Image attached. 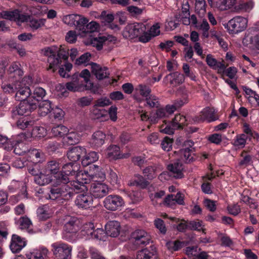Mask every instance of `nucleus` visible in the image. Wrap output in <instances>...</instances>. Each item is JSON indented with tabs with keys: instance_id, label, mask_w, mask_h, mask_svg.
I'll return each mask as SVG.
<instances>
[{
	"instance_id": "ea45409f",
	"label": "nucleus",
	"mask_w": 259,
	"mask_h": 259,
	"mask_svg": "<svg viewBox=\"0 0 259 259\" xmlns=\"http://www.w3.org/2000/svg\"><path fill=\"white\" fill-rule=\"evenodd\" d=\"M164 79L169 80L171 84L176 85L183 83L184 81L185 77L183 74L176 72L167 75Z\"/></svg>"
},
{
	"instance_id": "7ed1b4c3",
	"label": "nucleus",
	"mask_w": 259,
	"mask_h": 259,
	"mask_svg": "<svg viewBox=\"0 0 259 259\" xmlns=\"http://www.w3.org/2000/svg\"><path fill=\"white\" fill-rule=\"evenodd\" d=\"M99 28V24L95 22L92 21L83 25L80 29L81 31L79 35L83 37H87L83 41L86 45H92L96 47L98 50L102 49L103 44L107 41H112L115 40V38L111 35H100L98 37H94L93 33L96 31Z\"/></svg>"
},
{
	"instance_id": "7c9ffc66",
	"label": "nucleus",
	"mask_w": 259,
	"mask_h": 259,
	"mask_svg": "<svg viewBox=\"0 0 259 259\" xmlns=\"http://www.w3.org/2000/svg\"><path fill=\"white\" fill-rule=\"evenodd\" d=\"M252 49L259 50V32H255L246 37L244 43Z\"/></svg>"
},
{
	"instance_id": "c85d7f7f",
	"label": "nucleus",
	"mask_w": 259,
	"mask_h": 259,
	"mask_svg": "<svg viewBox=\"0 0 259 259\" xmlns=\"http://www.w3.org/2000/svg\"><path fill=\"white\" fill-rule=\"evenodd\" d=\"M160 26L158 23L153 25L150 29V32L148 33L145 31L144 35L140 37V41L146 43L148 42L152 37L156 36L160 34Z\"/></svg>"
},
{
	"instance_id": "e433bc0d",
	"label": "nucleus",
	"mask_w": 259,
	"mask_h": 259,
	"mask_svg": "<svg viewBox=\"0 0 259 259\" xmlns=\"http://www.w3.org/2000/svg\"><path fill=\"white\" fill-rule=\"evenodd\" d=\"M106 135L101 131L95 132L92 137L91 143L95 147H100L104 144Z\"/></svg>"
},
{
	"instance_id": "0eeeda50",
	"label": "nucleus",
	"mask_w": 259,
	"mask_h": 259,
	"mask_svg": "<svg viewBox=\"0 0 259 259\" xmlns=\"http://www.w3.org/2000/svg\"><path fill=\"white\" fill-rule=\"evenodd\" d=\"M146 27L145 24L142 23H134L127 25L123 31V36L128 39L139 38L144 35Z\"/></svg>"
},
{
	"instance_id": "69168bd1",
	"label": "nucleus",
	"mask_w": 259,
	"mask_h": 259,
	"mask_svg": "<svg viewBox=\"0 0 259 259\" xmlns=\"http://www.w3.org/2000/svg\"><path fill=\"white\" fill-rule=\"evenodd\" d=\"M172 142L173 140L167 137H165L161 143L162 149L166 151H170L172 147Z\"/></svg>"
},
{
	"instance_id": "bb28decb",
	"label": "nucleus",
	"mask_w": 259,
	"mask_h": 259,
	"mask_svg": "<svg viewBox=\"0 0 259 259\" xmlns=\"http://www.w3.org/2000/svg\"><path fill=\"white\" fill-rule=\"evenodd\" d=\"M54 178L52 176L45 171L43 169L42 171L40 172L38 176L34 178V182L39 186H45L49 184L52 182Z\"/></svg>"
},
{
	"instance_id": "2f4dec72",
	"label": "nucleus",
	"mask_w": 259,
	"mask_h": 259,
	"mask_svg": "<svg viewBox=\"0 0 259 259\" xmlns=\"http://www.w3.org/2000/svg\"><path fill=\"white\" fill-rule=\"evenodd\" d=\"M92 72L99 79H102L108 75L106 67H101L96 63H92L91 64Z\"/></svg>"
},
{
	"instance_id": "dca6fc26",
	"label": "nucleus",
	"mask_w": 259,
	"mask_h": 259,
	"mask_svg": "<svg viewBox=\"0 0 259 259\" xmlns=\"http://www.w3.org/2000/svg\"><path fill=\"white\" fill-rule=\"evenodd\" d=\"M132 240L136 245H147L151 240L150 235L144 230H136L132 234Z\"/></svg>"
},
{
	"instance_id": "c9c22d12",
	"label": "nucleus",
	"mask_w": 259,
	"mask_h": 259,
	"mask_svg": "<svg viewBox=\"0 0 259 259\" xmlns=\"http://www.w3.org/2000/svg\"><path fill=\"white\" fill-rule=\"evenodd\" d=\"M167 168L171 172V176L176 178H182L183 177L182 172L183 167L179 162H175L168 165Z\"/></svg>"
},
{
	"instance_id": "a19ab883",
	"label": "nucleus",
	"mask_w": 259,
	"mask_h": 259,
	"mask_svg": "<svg viewBox=\"0 0 259 259\" xmlns=\"http://www.w3.org/2000/svg\"><path fill=\"white\" fill-rule=\"evenodd\" d=\"M165 195L164 191H159L154 193H150L149 197L152 203L154 205L161 204L162 202L164 203V199L163 197Z\"/></svg>"
},
{
	"instance_id": "cd10ccee",
	"label": "nucleus",
	"mask_w": 259,
	"mask_h": 259,
	"mask_svg": "<svg viewBox=\"0 0 259 259\" xmlns=\"http://www.w3.org/2000/svg\"><path fill=\"white\" fill-rule=\"evenodd\" d=\"M81 137L82 134L80 132L75 130H71L70 131H68L63 139L64 142H66L68 144L74 145L79 142Z\"/></svg>"
},
{
	"instance_id": "a211bd4d",
	"label": "nucleus",
	"mask_w": 259,
	"mask_h": 259,
	"mask_svg": "<svg viewBox=\"0 0 259 259\" xmlns=\"http://www.w3.org/2000/svg\"><path fill=\"white\" fill-rule=\"evenodd\" d=\"M21 101L17 108V113L20 115L28 114L37 108L36 100L30 102L28 98L26 100H21Z\"/></svg>"
},
{
	"instance_id": "6e6552de",
	"label": "nucleus",
	"mask_w": 259,
	"mask_h": 259,
	"mask_svg": "<svg viewBox=\"0 0 259 259\" xmlns=\"http://www.w3.org/2000/svg\"><path fill=\"white\" fill-rule=\"evenodd\" d=\"M247 19L242 16H236L224 24L225 28L230 34H236L246 29Z\"/></svg>"
},
{
	"instance_id": "6ab92c4d",
	"label": "nucleus",
	"mask_w": 259,
	"mask_h": 259,
	"mask_svg": "<svg viewBox=\"0 0 259 259\" xmlns=\"http://www.w3.org/2000/svg\"><path fill=\"white\" fill-rule=\"evenodd\" d=\"M79 165L76 163L70 162L67 164H65L62 167V171H61V174H62L61 177L62 176H65L68 178V176H75L78 172L80 171L79 170ZM76 181V177H75V180H71L68 181L66 184H69V186H71L70 183L72 182Z\"/></svg>"
},
{
	"instance_id": "9b49d317",
	"label": "nucleus",
	"mask_w": 259,
	"mask_h": 259,
	"mask_svg": "<svg viewBox=\"0 0 259 259\" xmlns=\"http://www.w3.org/2000/svg\"><path fill=\"white\" fill-rule=\"evenodd\" d=\"M75 204L79 209H92L95 207L93 196L89 192L78 194L75 198Z\"/></svg>"
},
{
	"instance_id": "0e129e2a",
	"label": "nucleus",
	"mask_w": 259,
	"mask_h": 259,
	"mask_svg": "<svg viewBox=\"0 0 259 259\" xmlns=\"http://www.w3.org/2000/svg\"><path fill=\"white\" fill-rule=\"evenodd\" d=\"M166 246L171 251L178 250L182 247V242L179 241H170L166 243Z\"/></svg>"
},
{
	"instance_id": "58836bf2",
	"label": "nucleus",
	"mask_w": 259,
	"mask_h": 259,
	"mask_svg": "<svg viewBox=\"0 0 259 259\" xmlns=\"http://www.w3.org/2000/svg\"><path fill=\"white\" fill-rule=\"evenodd\" d=\"M38 113L41 116H45L51 112L52 109L51 103L48 100H44L38 103Z\"/></svg>"
},
{
	"instance_id": "338daca9",
	"label": "nucleus",
	"mask_w": 259,
	"mask_h": 259,
	"mask_svg": "<svg viewBox=\"0 0 259 259\" xmlns=\"http://www.w3.org/2000/svg\"><path fill=\"white\" fill-rule=\"evenodd\" d=\"M54 118L58 120H61L64 116L65 113L63 110L58 107L52 109Z\"/></svg>"
},
{
	"instance_id": "c03bdc74",
	"label": "nucleus",
	"mask_w": 259,
	"mask_h": 259,
	"mask_svg": "<svg viewBox=\"0 0 259 259\" xmlns=\"http://www.w3.org/2000/svg\"><path fill=\"white\" fill-rule=\"evenodd\" d=\"M46 95L45 90L40 87H36L33 91V94L29 98V101L32 102L33 100H37V105L39 101L41 100Z\"/></svg>"
},
{
	"instance_id": "13d9d810",
	"label": "nucleus",
	"mask_w": 259,
	"mask_h": 259,
	"mask_svg": "<svg viewBox=\"0 0 259 259\" xmlns=\"http://www.w3.org/2000/svg\"><path fill=\"white\" fill-rule=\"evenodd\" d=\"M107 238V235L106 234V232H105L103 229L97 228L96 230L95 229L93 236L92 239H95L98 240L105 241Z\"/></svg>"
},
{
	"instance_id": "09e8293b",
	"label": "nucleus",
	"mask_w": 259,
	"mask_h": 259,
	"mask_svg": "<svg viewBox=\"0 0 259 259\" xmlns=\"http://www.w3.org/2000/svg\"><path fill=\"white\" fill-rule=\"evenodd\" d=\"M68 132V128L63 125H58L52 129V133L55 137H62Z\"/></svg>"
},
{
	"instance_id": "680f3d73",
	"label": "nucleus",
	"mask_w": 259,
	"mask_h": 259,
	"mask_svg": "<svg viewBox=\"0 0 259 259\" xmlns=\"http://www.w3.org/2000/svg\"><path fill=\"white\" fill-rule=\"evenodd\" d=\"M91 55L89 53H86L80 56L75 60V64L78 65H87L88 63L90 61Z\"/></svg>"
},
{
	"instance_id": "4d7b16f0",
	"label": "nucleus",
	"mask_w": 259,
	"mask_h": 259,
	"mask_svg": "<svg viewBox=\"0 0 259 259\" xmlns=\"http://www.w3.org/2000/svg\"><path fill=\"white\" fill-rule=\"evenodd\" d=\"M33 124V121L28 120L27 118L22 117L20 118L17 122V127L21 130H25L31 127Z\"/></svg>"
},
{
	"instance_id": "5fc2aeb1",
	"label": "nucleus",
	"mask_w": 259,
	"mask_h": 259,
	"mask_svg": "<svg viewBox=\"0 0 259 259\" xmlns=\"http://www.w3.org/2000/svg\"><path fill=\"white\" fill-rule=\"evenodd\" d=\"M246 95V97L248 99L250 103H253L254 101L259 100V96L256 93L249 88L244 87L243 88Z\"/></svg>"
},
{
	"instance_id": "bf43d9fd",
	"label": "nucleus",
	"mask_w": 259,
	"mask_h": 259,
	"mask_svg": "<svg viewBox=\"0 0 259 259\" xmlns=\"http://www.w3.org/2000/svg\"><path fill=\"white\" fill-rule=\"evenodd\" d=\"M46 135L47 131L42 126L34 127L31 133V136L37 138L44 137Z\"/></svg>"
},
{
	"instance_id": "e2e57ef3",
	"label": "nucleus",
	"mask_w": 259,
	"mask_h": 259,
	"mask_svg": "<svg viewBox=\"0 0 259 259\" xmlns=\"http://www.w3.org/2000/svg\"><path fill=\"white\" fill-rule=\"evenodd\" d=\"M156 168L153 166H148L143 169V174L145 177L148 179H152L156 176Z\"/></svg>"
},
{
	"instance_id": "79ce46f5",
	"label": "nucleus",
	"mask_w": 259,
	"mask_h": 259,
	"mask_svg": "<svg viewBox=\"0 0 259 259\" xmlns=\"http://www.w3.org/2000/svg\"><path fill=\"white\" fill-rule=\"evenodd\" d=\"M18 224L20 229L21 230H26L29 233L33 232L31 229L32 222L28 218L26 217H21L18 221Z\"/></svg>"
},
{
	"instance_id": "f03ea898",
	"label": "nucleus",
	"mask_w": 259,
	"mask_h": 259,
	"mask_svg": "<svg viewBox=\"0 0 259 259\" xmlns=\"http://www.w3.org/2000/svg\"><path fill=\"white\" fill-rule=\"evenodd\" d=\"M106 178L105 172L99 166L94 165L90 167L89 172L80 170L76 176V181L72 182L70 185L75 190H86L85 185L90 183H101Z\"/></svg>"
},
{
	"instance_id": "f3484780",
	"label": "nucleus",
	"mask_w": 259,
	"mask_h": 259,
	"mask_svg": "<svg viewBox=\"0 0 259 259\" xmlns=\"http://www.w3.org/2000/svg\"><path fill=\"white\" fill-rule=\"evenodd\" d=\"M108 193V186L102 183H92L90 194L95 198H102Z\"/></svg>"
},
{
	"instance_id": "864d4df0",
	"label": "nucleus",
	"mask_w": 259,
	"mask_h": 259,
	"mask_svg": "<svg viewBox=\"0 0 259 259\" xmlns=\"http://www.w3.org/2000/svg\"><path fill=\"white\" fill-rule=\"evenodd\" d=\"M46 20L45 19H30L28 20V25L33 30H36L45 25Z\"/></svg>"
},
{
	"instance_id": "b1692460",
	"label": "nucleus",
	"mask_w": 259,
	"mask_h": 259,
	"mask_svg": "<svg viewBox=\"0 0 259 259\" xmlns=\"http://www.w3.org/2000/svg\"><path fill=\"white\" fill-rule=\"evenodd\" d=\"M120 223L116 221H109L105 225V231L107 236L111 237H117L120 232Z\"/></svg>"
},
{
	"instance_id": "5701e85b",
	"label": "nucleus",
	"mask_w": 259,
	"mask_h": 259,
	"mask_svg": "<svg viewBox=\"0 0 259 259\" xmlns=\"http://www.w3.org/2000/svg\"><path fill=\"white\" fill-rule=\"evenodd\" d=\"M206 62L210 68L217 70L218 73L221 74L225 72L226 66L223 62L218 61L211 54L206 56Z\"/></svg>"
},
{
	"instance_id": "49530a36",
	"label": "nucleus",
	"mask_w": 259,
	"mask_h": 259,
	"mask_svg": "<svg viewBox=\"0 0 259 259\" xmlns=\"http://www.w3.org/2000/svg\"><path fill=\"white\" fill-rule=\"evenodd\" d=\"M254 5V2L252 0L246 2H243L242 0H238L237 13L242 11H249L253 8Z\"/></svg>"
},
{
	"instance_id": "9d476101",
	"label": "nucleus",
	"mask_w": 259,
	"mask_h": 259,
	"mask_svg": "<svg viewBox=\"0 0 259 259\" xmlns=\"http://www.w3.org/2000/svg\"><path fill=\"white\" fill-rule=\"evenodd\" d=\"M53 254L59 259H68L71 256L72 248L62 242H55L51 245Z\"/></svg>"
},
{
	"instance_id": "20e7f679",
	"label": "nucleus",
	"mask_w": 259,
	"mask_h": 259,
	"mask_svg": "<svg viewBox=\"0 0 259 259\" xmlns=\"http://www.w3.org/2000/svg\"><path fill=\"white\" fill-rule=\"evenodd\" d=\"M41 52L44 56L48 57V69L52 70L53 72H54L61 63V59L67 60L68 58V55L64 54V52L62 50L58 52L55 49L47 48L42 50Z\"/></svg>"
},
{
	"instance_id": "39448f33",
	"label": "nucleus",
	"mask_w": 259,
	"mask_h": 259,
	"mask_svg": "<svg viewBox=\"0 0 259 259\" xmlns=\"http://www.w3.org/2000/svg\"><path fill=\"white\" fill-rule=\"evenodd\" d=\"M32 82L31 78L25 76L21 80L18 81L15 84L16 91L15 99L17 101L26 100L31 95L29 85Z\"/></svg>"
},
{
	"instance_id": "c756f323",
	"label": "nucleus",
	"mask_w": 259,
	"mask_h": 259,
	"mask_svg": "<svg viewBox=\"0 0 259 259\" xmlns=\"http://www.w3.org/2000/svg\"><path fill=\"white\" fill-rule=\"evenodd\" d=\"M188 102V95L185 94L182 99L177 100L174 104L168 105L165 107L168 115L172 114L178 108H180Z\"/></svg>"
},
{
	"instance_id": "4be33fe9",
	"label": "nucleus",
	"mask_w": 259,
	"mask_h": 259,
	"mask_svg": "<svg viewBox=\"0 0 259 259\" xmlns=\"http://www.w3.org/2000/svg\"><path fill=\"white\" fill-rule=\"evenodd\" d=\"M49 254V250L44 246L30 250L27 254L28 259H46Z\"/></svg>"
},
{
	"instance_id": "3c124183",
	"label": "nucleus",
	"mask_w": 259,
	"mask_h": 259,
	"mask_svg": "<svg viewBox=\"0 0 259 259\" xmlns=\"http://www.w3.org/2000/svg\"><path fill=\"white\" fill-rule=\"evenodd\" d=\"M196 28L202 31V35L204 37L207 38L208 37V31L209 30L210 27L208 22L206 19H203L202 21L198 24Z\"/></svg>"
},
{
	"instance_id": "423d86ee",
	"label": "nucleus",
	"mask_w": 259,
	"mask_h": 259,
	"mask_svg": "<svg viewBox=\"0 0 259 259\" xmlns=\"http://www.w3.org/2000/svg\"><path fill=\"white\" fill-rule=\"evenodd\" d=\"M56 89L61 92L63 95H66V90L70 92H82L92 89V84H83L78 78L73 79L72 81L66 83L65 85L59 84Z\"/></svg>"
},
{
	"instance_id": "f704fd0d",
	"label": "nucleus",
	"mask_w": 259,
	"mask_h": 259,
	"mask_svg": "<svg viewBox=\"0 0 259 259\" xmlns=\"http://www.w3.org/2000/svg\"><path fill=\"white\" fill-rule=\"evenodd\" d=\"M65 231L67 233H74L76 231L77 220L75 217L67 216L65 219Z\"/></svg>"
},
{
	"instance_id": "6e6d98bb",
	"label": "nucleus",
	"mask_w": 259,
	"mask_h": 259,
	"mask_svg": "<svg viewBox=\"0 0 259 259\" xmlns=\"http://www.w3.org/2000/svg\"><path fill=\"white\" fill-rule=\"evenodd\" d=\"M193 150L192 148H186L180 150L181 158L186 162H190L192 159Z\"/></svg>"
},
{
	"instance_id": "f8f14e48",
	"label": "nucleus",
	"mask_w": 259,
	"mask_h": 259,
	"mask_svg": "<svg viewBox=\"0 0 259 259\" xmlns=\"http://www.w3.org/2000/svg\"><path fill=\"white\" fill-rule=\"evenodd\" d=\"M104 206L109 210L115 211L120 209L124 205L122 198L119 195H110L104 200Z\"/></svg>"
},
{
	"instance_id": "1a4fd4ad",
	"label": "nucleus",
	"mask_w": 259,
	"mask_h": 259,
	"mask_svg": "<svg viewBox=\"0 0 259 259\" xmlns=\"http://www.w3.org/2000/svg\"><path fill=\"white\" fill-rule=\"evenodd\" d=\"M27 136L24 133H21L18 135L15 139L11 141V146H6L8 150L14 149V152L18 155H22L26 152L27 148L24 144L25 141L27 139Z\"/></svg>"
},
{
	"instance_id": "de8ad7c7",
	"label": "nucleus",
	"mask_w": 259,
	"mask_h": 259,
	"mask_svg": "<svg viewBox=\"0 0 259 259\" xmlns=\"http://www.w3.org/2000/svg\"><path fill=\"white\" fill-rule=\"evenodd\" d=\"M29 155L33 163H38L44 159V153L38 149H33L29 151Z\"/></svg>"
},
{
	"instance_id": "37998d69",
	"label": "nucleus",
	"mask_w": 259,
	"mask_h": 259,
	"mask_svg": "<svg viewBox=\"0 0 259 259\" xmlns=\"http://www.w3.org/2000/svg\"><path fill=\"white\" fill-rule=\"evenodd\" d=\"M52 214L47 206L39 207L37 209V217L40 221H45L50 218Z\"/></svg>"
},
{
	"instance_id": "a878e982",
	"label": "nucleus",
	"mask_w": 259,
	"mask_h": 259,
	"mask_svg": "<svg viewBox=\"0 0 259 259\" xmlns=\"http://www.w3.org/2000/svg\"><path fill=\"white\" fill-rule=\"evenodd\" d=\"M86 153V149L80 146H76L70 149L67 152L68 158L72 161H78Z\"/></svg>"
},
{
	"instance_id": "aec40b11",
	"label": "nucleus",
	"mask_w": 259,
	"mask_h": 259,
	"mask_svg": "<svg viewBox=\"0 0 259 259\" xmlns=\"http://www.w3.org/2000/svg\"><path fill=\"white\" fill-rule=\"evenodd\" d=\"M27 244L26 240L20 236L13 234L10 245L11 250L13 253L20 252Z\"/></svg>"
},
{
	"instance_id": "393cba45",
	"label": "nucleus",
	"mask_w": 259,
	"mask_h": 259,
	"mask_svg": "<svg viewBox=\"0 0 259 259\" xmlns=\"http://www.w3.org/2000/svg\"><path fill=\"white\" fill-rule=\"evenodd\" d=\"M106 157L109 160H114L124 157L120 153V148L117 145H110L105 150Z\"/></svg>"
},
{
	"instance_id": "603ef678",
	"label": "nucleus",
	"mask_w": 259,
	"mask_h": 259,
	"mask_svg": "<svg viewBox=\"0 0 259 259\" xmlns=\"http://www.w3.org/2000/svg\"><path fill=\"white\" fill-rule=\"evenodd\" d=\"M12 17V20L16 21L18 23L26 21L28 22V20L30 19L29 16L21 14L18 10L13 11V15Z\"/></svg>"
},
{
	"instance_id": "ddd939ff",
	"label": "nucleus",
	"mask_w": 259,
	"mask_h": 259,
	"mask_svg": "<svg viewBox=\"0 0 259 259\" xmlns=\"http://www.w3.org/2000/svg\"><path fill=\"white\" fill-rule=\"evenodd\" d=\"M63 22L70 26H75L80 30V27L87 23L89 20L84 16L77 14H69L65 15L62 18Z\"/></svg>"
},
{
	"instance_id": "8fccbe9b",
	"label": "nucleus",
	"mask_w": 259,
	"mask_h": 259,
	"mask_svg": "<svg viewBox=\"0 0 259 259\" xmlns=\"http://www.w3.org/2000/svg\"><path fill=\"white\" fill-rule=\"evenodd\" d=\"M247 140V136L245 134H240L236 136L233 144L238 148H242L245 147Z\"/></svg>"
},
{
	"instance_id": "a18cd8bd",
	"label": "nucleus",
	"mask_w": 259,
	"mask_h": 259,
	"mask_svg": "<svg viewBox=\"0 0 259 259\" xmlns=\"http://www.w3.org/2000/svg\"><path fill=\"white\" fill-rule=\"evenodd\" d=\"M155 258V251H151L147 248L138 251L137 254V259H154Z\"/></svg>"
},
{
	"instance_id": "774afa93",
	"label": "nucleus",
	"mask_w": 259,
	"mask_h": 259,
	"mask_svg": "<svg viewBox=\"0 0 259 259\" xmlns=\"http://www.w3.org/2000/svg\"><path fill=\"white\" fill-rule=\"evenodd\" d=\"M154 225L161 233L165 234L166 233V229L164 222L161 219H155L154 221Z\"/></svg>"
},
{
	"instance_id": "f257e3e1",
	"label": "nucleus",
	"mask_w": 259,
	"mask_h": 259,
	"mask_svg": "<svg viewBox=\"0 0 259 259\" xmlns=\"http://www.w3.org/2000/svg\"><path fill=\"white\" fill-rule=\"evenodd\" d=\"M61 166L57 161L51 160L47 162L44 167L45 171L49 174L56 180L54 185H59V187L51 189L49 197H47L52 200L58 198L68 200L71 198L72 192L69 184H66L69 178L65 176H62L60 171Z\"/></svg>"
},
{
	"instance_id": "4468645a",
	"label": "nucleus",
	"mask_w": 259,
	"mask_h": 259,
	"mask_svg": "<svg viewBox=\"0 0 259 259\" xmlns=\"http://www.w3.org/2000/svg\"><path fill=\"white\" fill-rule=\"evenodd\" d=\"M217 111L213 108L206 107L204 108L199 114L195 117L194 121L197 122H201L206 120L210 122L219 119L217 114Z\"/></svg>"
},
{
	"instance_id": "2eb2a0df",
	"label": "nucleus",
	"mask_w": 259,
	"mask_h": 259,
	"mask_svg": "<svg viewBox=\"0 0 259 259\" xmlns=\"http://www.w3.org/2000/svg\"><path fill=\"white\" fill-rule=\"evenodd\" d=\"M186 121L185 116L181 114H177L173 118L170 126L165 127L164 128L161 130V132L169 135L173 134L174 130L182 128Z\"/></svg>"
},
{
	"instance_id": "052dcab7",
	"label": "nucleus",
	"mask_w": 259,
	"mask_h": 259,
	"mask_svg": "<svg viewBox=\"0 0 259 259\" xmlns=\"http://www.w3.org/2000/svg\"><path fill=\"white\" fill-rule=\"evenodd\" d=\"M204 225L202 221H190L188 222V229L198 231H204Z\"/></svg>"
},
{
	"instance_id": "4c0bfd02",
	"label": "nucleus",
	"mask_w": 259,
	"mask_h": 259,
	"mask_svg": "<svg viewBox=\"0 0 259 259\" xmlns=\"http://www.w3.org/2000/svg\"><path fill=\"white\" fill-rule=\"evenodd\" d=\"M81 163L83 166H87L89 164L96 162L99 159L98 154L95 151H91L88 153H85L84 155L82 156Z\"/></svg>"
},
{
	"instance_id": "72a5a7b5",
	"label": "nucleus",
	"mask_w": 259,
	"mask_h": 259,
	"mask_svg": "<svg viewBox=\"0 0 259 259\" xmlns=\"http://www.w3.org/2000/svg\"><path fill=\"white\" fill-rule=\"evenodd\" d=\"M91 116L95 119H100L103 121L106 120L108 117V112L105 109H100L94 105L91 111Z\"/></svg>"
},
{
	"instance_id": "412c9836",
	"label": "nucleus",
	"mask_w": 259,
	"mask_h": 259,
	"mask_svg": "<svg viewBox=\"0 0 259 259\" xmlns=\"http://www.w3.org/2000/svg\"><path fill=\"white\" fill-rule=\"evenodd\" d=\"M238 0H219L217 2L216 6L220 11H230L237 13Z\"/></svg>"
},
{
	"instance_id": "473e14b6",
	"label": "nucleus",
	"mask_w": 259,
	"mask_h": 259,
	"mask_svg": "<svg viewBox=\"0 0 259 259\" xmlns=\"http://www.w3.org/2000/svg\"><path fill=\"white\" fill-rule=\"evenodd\" d=\"M95 231V226L93 223L89 222L84 224L80 231V235L84 237L85 239H90L93 238Z\"/></svg>"
}]
</instances>
